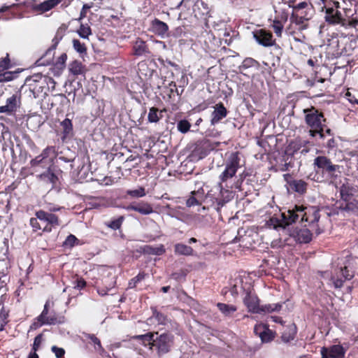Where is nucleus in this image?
Segmentation results:
<instances>
[{"label":"nucleus","mask_w":358,"mask_h":358,"mask_svg":"<svg viewBox=\"0 0 358 358\" xmlns=\"http://www.w3.org/2000/svg\"><path fill=\"white\" fill-rule=\"evenodd\" d=\"M301 222H306L308 224L305 227H309L312 230L318 231L317 222L320 220V210L315 206H303L296 205L293 209H289L287 212L282 213V219L271 218L270 222L274 225V228H285L287 226L296 222L299 218Z\"/></svg>","instance_id":"nucleus-1"},{"label":"nucleus","mask_w":358,"mask_h":358,"mask_svg":"<svg viewBox=\"0 0 358 358\" xmlns=\"http://www.w3.org/2000/svg\"><path fill=\"white\" fill-rule=\"evenodd\" d=\"M62 208L59 206H50L48 210L43 209L36 210L34 217L29 220V225L34 233L40 231L43 233H50L54 229L59 227L62 221L56 212L59 211Z\"/></svg>","instance_id":"nucleus-2"},{"label":"nucleus","mask_w":358,"mask_h":358,"mask_svg":"<svg viewBox=\"0 0 358 358\" xmlns=\"http://www.w3.org/2000/svg\"><path fill=\"white\" fill-rule=\"evenodd\" d=\"M134 339L152 352H156L159 357L168 353L173 344V336L168 332L159 334L157 331H151L135 336Z\"/></svg>","instance_id":"nucleus-3"},{"label":"nucleus","mask_w":358,"mask_h":358,"mask_svg":"<svg viewBox=\"0 0 358 358\" xmlns=\"http://www.w3.org/2000/svg\"><path fill=\"white\" fill-rule=\"evenodd\" d=\"M313 165L316 173H321L331 182H337L341 176V166L333 164L331 160L326 156L316 157Z\"/></svg>","instance_id":"nucleus-4"},{"label":"nucleus","mask_w":358,"mask_h":358,"mask_svg":"<svg viewBox=\"0 0 358 358\" xmlns=\"http://www.w3.org/2000/svg\"><path fill=\"white\" fill-rule=\"evenodd\" d=\"M234 198L232 191L227 189L223 185L218 184L206 194V203L217 212Z\"/></svg>","instance_id":"nucleus-5"},{"label":"nucleus","mask_w":358,"mask_h":358,"mask_svg":"<svg viewBox=\"0 0 358 358\" xmlns=\"http://www.w3.org/2000/svg\"><path fill=\"white\" fill-rule=\"evenodd\" d=\"M220 145L219 142L212 141L208 138L197 141L191 147V152L188 156L190 161L197 162L206 157L212 150Z\"/></svg>","instance_id":"nucleus-6"},{"label":"nucleus","mask_w":358,"mask_h":358,"mask_svg":"<svg viewBox=\"0 0 358 358\" xmlns=\"http://www.w3.org/2000/svg\"><path fill=\"white\" fill-rule=\"evenodd\" d=\"M340 8V3L336 0H330L326 6H322V10L324 11V20L328 24L345 26L348 24L347 19L338 10Z\"/></svg>","instance_id":"nucleus-7"},{"label":"nucleus","mask_w":358,"mask_h":358,"mask_svg":"<svg viewBox=\"0 0 358 358\" xmlns=\"http://www.w3.org/2000/svg\"><path fill=\"white\" fill-rule=\"evenodd\" d=\"M303 113L305 115V122L310 129H320L321 126H326L327 118L322 110L310 106L303 109Z\"/></svg>","instance_id":"nucleus-8"},{"label":"nucleus","mask_w":358,"mask_h":358,"mask_svg":"<svg viewBox=\"0 0 358 358\" xmlns=\"http://www.w3.org/2000/svg\"><path fill=\"white\" fill-rule=\"evenodd\" d=\"M239 155L238 152H234L230 155L226 161L224 170L219 176L220 182L218 184L222 185L236 176L238 169L241 167Z\"/></svg>","instance_id":"nucleus-9"},{"label":"nucleus","mask_w":358,"mask_h":358,"mask_svg":"<svg viewBox=\"0 0 358 358\" xmlns=\"http://www.w3.org/2000/svg\"><path fill=\"white\" fill-rule=\"evenodd\" d=\"M50 301H47L41 313L37 317V320L41 325H55L65 322V317L50 310Z\"/></svg>","instance_id":"nucleus-10"},{"label":"nucleus","mask_w":358,"mask_h":358,"mask_svg":"<svg viewBox=\"0 0 358 358\" xmlns=\"http://www.w3.org/2000/svg\"><path fill=\"white\" fill-rule=\"evenodd\" d=\"M66 29L62 27H59L53 39L52 40V45L46 50L44 55L39 58L36 62V66H45L50 64L53 60L54 51L57 48L59 43L63 38L65 34Z\"/></svg>","instance_id":"nucleus-11"},{"label":"nucleus","mask_w":358,"mask_h":358,"mask_svg":"<svg viewBox=\"0 0 358 358\" xmlns=\"http://www.w3.org/2000/svg\"><path fill=\"white\" fill-rule=\"evenodd\" d=\"M253 38L257 43L263 47H272L276 45V40L272 32L266 29H256L252 32Z\"/></svg>","instance_id":"nucleus-12"},{"label":"nucleus","mask_w":358,"mask_h":358,"mask_svg":"<svg viewBox=\"0 0 358 358\" xmlns=\"http://www.w3.org/2000/svg\"><path fill=\"white\" fill-rule=\"evenodd\" d=\"M289 21L290 23L286 28V31L289 35H294L296 30L301 32L308 27L309 20H303L301 17H299V15L297 16L291 14Z\"/></svg>","instance_id":"nucleus-13"},{"label":"nucleus","mask_w":358,"mask_h":358,"mask_svg":"<svg viewBox=\"0 0 358 358\" xmlns=\"http://www.w3.org/2000/svg\"><path fill=\"white\" fill-rule=\"evenodd\" d=\"M59 171L60 170H58L54 165L52 166H49L46 171L38 174L36 177L39 180L45 184H50L52 187H55L59 182L58 173Z\"/></svg>","instance_id":"nucleus-14"},{"label":"nucleus","mask_w":358,"mask_h":358,"mask_svg":"<svg viewBox=\"0 0 358 358\" xmlns=\"http://www.w3.org/2000/svg\"><path fill=\"white\" fill-rule=\"evenodd\" d=\"M21 93L16 92L6 99V105L0 106V113L11 114L17 111L21 105Z\"/></svg>","instance_id":"nucleus-15"},{"label":"nucleus","mask_w":358,"mask_h":358,"mask_svg":"<svg viewBox=\"0 0 358 358\" xmlns=\"http://www.w3.org/2000/svg\"><path fill=\"white\" fill-rule=\"evenodd\" d=\"M345 353L346 349L340 344L322 347L320 350L321 358H345Z\"/></svg>","instance_id":"nucleus-16"},{"label":"nucleus","mask_w":358,"mask_h":358,"mask_svg":"<svg viewBox=\"0 0 358 358\" xmlns=\"http://www.w3.org/2000/svg\"><path fill=\"white\" fill-rule=\"evenodd\" d=\"M243 301L249 313H259L260 300L254 292L247 291Z\"/></svg>","instance_id":"nucleus-17"},{"label":"nucleus","mask_w":358,"mask_h":358,"mask_svg":"<svg viewBox=\"0 0 358 358\" xmlns=\"http://www.w3.org/2000/svg\"><path fill=\"white\" fill-rule=\"evenodd\" d=\"M284 179L289 186V189L299 194H303L306 192L308 183L303 180L294 179L289 173L284 175Z\"/></svg>","instance_id":"nucleus-18"},{"label":"nucleus","mask_w":358,"mask_h":358,"mask_svg":"<svg viewBox=\"0 0 358 358\" xmlns=\"http://www.w3.org/2000/svg\"><path fill=\"white\" fill-rule=\"evenodd\" d=\"M309 144V141L297 137L290 141L287 146V152L291 155H294L298 152H300L301 154H306L309 151L308 148Z\"/></svg>","instance_id":"nucleus-19"},{"label":"nucleus","mask_w":358,"mask_h":358,"mask_svg":"<svg viewBox=\"0 0 358 358\" xmlns=\"http://www.w3.org/2000/svg\"><path fill=\"white\" fill-rule=\"evenodd\" d=\"M45 101L47 102L48 109L57 107V110H62V108L69 103V99L64 94H56L45 97Z\"/></svg>","instance_id":"nucleus-20"},{"label":"nucleus","mask_w":358,"mask_h":358,"mask_svg":"<svg viewBox=\"0 0 358 358\" xmlns=\"http://www.w3.org/2000/svg\"><path fill=\"white\" fill-rule=\"evenodd\" d=\"M203 202L206 203V194H205L203 187H199L197 190H193L190 192L185 203L187 207H192L200 206Z\"/></svg>","instance_id":"nucleus-21"},{"label":"nucleus","mask_w":358,"mask_h":358,"mask_svg":"<svg viewBox=\"0 0 358 358\" xmlns=\"http://www.w3.org/2000/svg\"><path fill=\"white\" fill-rule=\"evenodd\" d=\"M155 64L142 61L138 64V74L139 78L148 82L150 80L156 71L154 69Z\"/></svg>","instance_id":"nucleus-22"},{"label":"nucleus","mask_w":358,"mask_h":358,"mask_svg":"<svg viewBox=\"0 0 358 358\" xmlns=\"http://www.w3.org/2000/svg\"><path fill=\"white\" fill-rule=\"evenodd\" d=\"M255 334L258 336L263 343H268L275 338V332L271 330L266 324H256L254 328Z\"/></svg>","instance_id":"nucleus-23"},{"label":"nucleus","mask_w":358,"mask_h":358,"mask_svg":"<svg viewBox=\"0 0 358 358\" xmlns=\"http://www.w3.org/2000/svg\"><path fill=\"white\" fill-rule=\"evenodd\" d=\"M127 210H134L141 215H150L154 212L152 205L146 201L132 202L125 207Z\"/></svg>","instance_id":"nucleus-24"},{"label":"nucleus","mask_w":358,"mask_h":358,"mask_svg":"<svg viewBox=\"0 0 358 358\" xmlns=\"http://www.w3.org/2000/svg\"><path fill=\"white\" fill-rule=\"evenodd\" d=\"M62 1L63 0H45L39 4L32 3L31 8L34 12L43 14L55 8L61 3Z\"/></svg>","instance_id":"nucleus-25"},{"label":"nucleus","mask_w":358,"mask_h":358,"mask_svg":"<svg viewBox=\"0 0 358 358\" xmlns=\"http://www.w3.org/2000/svg\"><path fill=\"white\" fill-rule=\"evenodd\" d=\"M228 110L224 103L220 102L214 106V110L211 114L210 124L215 125L228 115Z\"/></svg>","instance_id":"nucleus-26"},{"label":"nucleus","mask_w":358,"mask_h":358,"mask_svg":"<svg viewBox=\"0 0 358 358\" xmlns=\"http://www.w3.org/2000/svg\"><path fill=\"white\" fill-rule=\"evenodd\" d=\"M354 275L350 273L347 266L341 268L338 273L336 276L332 277L333 282L336 288H341L343 286V283L346 280H350L353 278Z\"/></svg>","instance_id":"nucleus-27"},{"label":"nucleus","mask_w":358,"mask_h":358,"mask_svg":"<svg viewBox=\"0 0 358 358\" xmlns=\"http://www.w3.org/2000/svg\"><path fill=\"white\" fill-rule=\"evenodd\" d=\"M341 196L344 203L341 204V208L348 213L358 215V201L352 199L348 194L345 195L343 190H341Z\"/></svg>","instance_id":"nucleus-28"},{"label":"nucleus","mask_w":358,"mask_h":358,"mask_svg":"<svg viewBox=\"0 0 358 358\" xmlns=\"http://www.w3.org/2000/svg\"><path fill=\"white\" fill-rule=\"evenodd\" d=\"M43 78H44V82L45 83H52V87H55V82L53 78L47 76L43 77L42 73H35L26 79V82L30 86V89L31 91H33L34 94H35L34 91L36 90L38 87L37 83H39Z\"/></svg>","instance_id":"nucleus-29"},{"label":"nucleus","mask_w":358,"mask_h":358,"mask_svg":"<svg viewBox=\"0 0 358 358\" xmlns=\"http://www.w3.org/2000/svg\"><path fill=\"white\" fill-rule=\"evenodd\" d=\"M133 55L136 57L148 55L150 54L149 47L146 41L141 38H137L132 46Z\"/></svg>","instance_id":"nucleus-30"},{"label":"nucleus","mask_w":358,"mask_h":358,"mask_svg":"<svg viewBox=\"0 0 358 358\" xmlns=\"http://www.w3.org/2000/svg\"><path fill=\"white\" fill-rule=\"evenodd\" d=\"M196 3L198 0H182L176 7V9H181L179 17L187 19Z\"/></svg>","instance_id":"nucleus-31"},{"label":"nucleus","mask_w":358,"mask_h":358,"mask_svg":"<svg viewBox=\"0 0 358 358\" xmlns=\"http://www.w3.org/2000/svg\"><path fill=\"white\" fill-rule=\"evenodd\" d=\"M210 12L207 3L201 0H198L189 15H194L196 19H206Z\"/></svg>","instance_id":"nucleus-32"},{"label":"nucleus","mask_w":358,"mask_h":358,"mask_svg":"<svg viewBox=\"0 0 358 358\" xmlns=\"http://www.w3.org/2000/svg\"><path fill=\"white\" fill-rule=\"evenodd\" d=\"M297 333V327L294 323L290 324L284 327L282 332L281 339L284 343H289L293 341Z\"/></svg>","instance_id":"nucleus-33"},{"label":"nucleus","mask_w":358,"mask_h":358,"mask_svg":"<svg viewBox=\"0 0 358 358\" xmlns=\"http://www.w3.org/2000/svg\"><path fill=\"white\" fill-rule=\"evenodd\" d=\"M69 71L70 74L77 77L80 75H85L87 70L85 66L81 62L74 60L69 63Z\"/></svg>","instance_id":"nucleus-34"},{"label":"nucleus","mask_w":358,"mask_h":358,"mask_svg":"<svg viewBox=\"0 0 358 358\" xmlns=\"http://www.w3.org/2000/svg\"><path fill=\"white\" fill-rule=\"evenodd\" d=\"M153 31L158 36H164L169 31V26L166 23L155 18L151 22Z\"/></svg>","instance_id":"nucleus-35"},{"label":"nucleus","mask_w":358,"mask_h":358,"mask_svg":"<svg viewBox=\"0 0 358 358\" xmlns=\"http://www.w3.org/2000/svg\"><path fill=\"white\" fill-rule=\"evenodd\" d=\"M140 251L146 255H162L165 253L166 250L164 245L162 244L157 247L145 245L140 248Z\"/></svg>","instance_id":"nucleus-36"},{"label":"nucleus","mask_w":358,"mask_h":358,"mask_svg":"<svg viewBox=\"0 0 358 358\" xmlns=\"http://www.w3.org/2000/svg\"><path fill=\"white\" fill-rule=\"evenodd\" d=\"M174 253L177 255L193 256L194 250L191 246L184 243H176L174 245Z\"/></svg>","instance_id":"nucleus-37"},{"label":"nucleus","mask_w":358,"mask_h":358,"mask_svg":"<svg viewBox=\"0 0 358 358\" xmlns=\"http://www.w3.org/2000/svg\"><path fill=\"white\" fill-rule=\"evenodd\" d=\"M296 238L301 243H308L311 241L313 234L310 229L302 228L296 231Z\"/></svg>","instance_id":"nucleus-38"},{"label":"nucleus","mask_w":358,"mask_h":358,"mask_svg":"<svg viewBox=\"0 0 358 358\" xmlns=\"http://www.w3.org/2000/svg\"><path fill=\"white\" fill-rule=\"evenodd\" d=\"M30 166L31 168H41L48 169L49 166H54V164L47 160V159L41 158V157L36 156L35 158L30 161Z\"/></svg>","instance_id":"nucleus-39"},{"label":"nucleus","mask_w":358,"mask_h":358,"mask_svg":"<svg viewBox=\"0 0 358 358\" xmlns=\"http://www.w3.org/2000/svg\"><path fill=\"white\" fill-rule=\"evenodd\" d=\"M62 129L63 138H69L73 135V123L69 118H65L60 124Z\"/></svg>","instance_id":"nucleus-40"},{"label":"nucleus","mask_w":358,"mask_h":358,"mask_svg":"<svg viewBox=\"0 0 358 358\" xmlns=\"http://www.w3.org/2000/svg\"><path fill=\"white\" fill-rule=\"evenodd\" d=\"M217 307L225 317H231L237 310L236 306L224 303H217Z\"/></svg>","instance_id":"nucleus-41"},{"label":"nucleus","mask_w":358,"mask_h":358,"mask_svg":"<svg viewBox=\"0 0 358 358\" xmlns=\"http://www.w3.org/2000/svg\"><path fill=\"white\" fill-rule=\"evenodd\" d=\"M165 111V110H164ZM163 110H159L156 107H152L149 110L148 120L151 123H157L161 120L163 117L162 115Z\"/></svg>","instance_id":"nucleus-42"},{"label":"nucleus","mask_w":358,"mask_h":358,"mask_svg":"<svg viewBox=\"0 0 358 358\" xmlns=\"http://www.w3.org/2000/svg\"><path fill=\"white\" fill-rule=\"evenodd\" d=\"M271 22L270 24V27L273 30L275 36L278 38H281L282 36V32L284 29V24L285 22H281L280 20L273 19L269 20Z\"/></svg>","instance_id":"nucleus-43"},{"label":"nucleus","mask_w":358,"mask_h":358,"mask_svg":"<svg viewBox=\"0 0 358 358\" xmlns=\"http://www.w3.org/2000/svg\"><path fill=\"white\" fill-rule=\"evenodd\" d=\"M41 158L47 159L49 162L53 163L54 158L56 156V151L55 146H47L45 149L43 150L42 152L38 155Z\"/></svg>","instance_id":"nucleus-44"},{"label":"nucleus","mask_w":358,"mask_h":358,"mask_svg":"<svg viewBox=\"0 0 358 358\" xmlns=\"http://www.w3.org/2000/svg\"><path fill=\"white\" fill-rule=\"evenodd\" d=\"M282 308V304L277 303H272V304H265L260 306L259 308V313H273V312H279Z\"/></svg>","instance_id":"nucleus-45"},{"label":"nucleus","mask_w":358,"mask_h":358,"mask_svg":"<svg viewBox=\"0 0 358 358\" xmlns=\"http://www.w3.org/2000/svg\"><path fill=\"white\" fill-rule=\"evenodd\" d=\"M124 219H125L124 216L121 215V216H119L117 218H115L109 222H105V225L107 227L115 231V230L120 229L122 227V225L124 221Z\"/></svg>","instance_id":"nucleus-46"},{"label":"nucleus","mask_w":358,"mask_h":358,"mask_svg":"<svg viewBox=\"0 0 358 358\" xmlns=\"http://www.w3.org/2000/svg\"><path fill=\"white\" fill-rule=\"evenodd\" d=\"M289 17V13L287 8H279L275 9L274 19L280 20L281 22H287Z\"/></svg>","instance_id":"nucleus-47"},{"label":"nucleus","mask_w":358,"mask_h":358,"mask_svg":"<svg viewBox=\"0 0 358 358\" xmlns=\"http://www.w3.org/2000/svg\"><path fill=\"white\" fill-rule=\"evenodd\" d=\"M152 317H154L159 324H166L167 317L162 313L157 310L156 307H151Z\"/></svg>","instance_id":"nucleus-48"},{"label":"nucleus","mask_w":358,"mask_h":358,"mask_svg":"<svg viewBox=\"0 0 358 358\" xmlns=\"http://www.w3.org/2000/svg\"><path fill=\"white\" fill-rule=\"evenodd\" d=\"M146 273L144 271L139 272L134 278H131L128 283V289H134L137 284L145 279Z\"/></svg>","instance_id":"nucleus-49"},{"label":"nucleus","mask_w":358,"mask_h":358,"mask_svg":"<svg viewBox=\"0 0 358 358\" xmlns=\"http://www.w3.org/2000/svg\"><path fill=\"white\" fill-rule=\"evenodd\" d=\"M259 65V63L257 60L251 57H247L243 61L241 65L239 66V69L241 71H243L250 67H254Z\"/></svg>","instance_id":"nucleus-50"},{"label":"nucleus","mask_w":358,"mask_h":358,"mask_svg":"<svg viewBox=\"0 0 358 358\" xmlns=\"http://www.w3.org/2000/svg\"><path fill=\"white\" fill-rule=\"evenodd\" d=\"M79 240L73 234H69L63 242V246L65 248H71L76 245H78Z\"/></svg>","instance_id":"nucleus-51"},{"label":"nucleus","mask_w":358,"mask_h":358,"mask_svg":"<svg viewBox=\"0 0 358 358\" xmlns=\"http://www.w3.org/2000/svg\"><path fill=\"white\" fill-rule=\"evenodd\" d=\"M191 124L187 120H181L177 123V129L182 134H186L189 131Z\"/></svg>","instance_id":"nucleus-52"},{"label":"nucleus","mask_w":358,"mask_h":358,"mask_svg":"<svg viewBox=\"0 0 358 358\" xmlns=\"http://www.w3.org/2000/svg\"><path fill=\"white\" fill-rule=\"evenodd\" d=\"M78 35L83 38H87L88 36L92 34V30L90 26L87 24H81L77 31Z\"/></svg>","instance_id":"nucleus-53"},{"label":"nucleus","mask_w":358,"mask_h":358,"mask_svg":"<svg viewBox=\"0 0 358 358\" xmlns=\"http://www.w3.org/2000/svg\"><path fill=\"white\" fill-rule=\"evenodd\" d=\"M17 76L16 72L3 71L0 73V83L10 81Z\"/></svg>","instance_id":"nucleus-54"},{"label":"nucleus","mask_w":358,"mask_h":358,"mask_svg":"<svg viewBox=\"0 0 358 358\" xmlns=\"http://www.w3.org/2000/svg\"><path fill=\"white\" fill-rule=\"evenodd\" d=\"M22 8V6L19 4H12L10 6H3L0 8V13H4L7 10L10 11L14 16L16 15L17 12H19Z\"/></svg>","instance_id":"nucleus-55"},{"label":"nucleus","mask_w":358,"mask_h":358,"mask_svg":"<svg viewBox=\"0 0 358 358\" xmlns=\"http://www.w3.org/2000/svg\"><path fill=\"white\" fill-rule=\"evenodd\" d=\"M11 68L10 59L9 54L7 53L4 58L0 59V73L3 72Z\"/></svg>","instance_id":"nucleus-56"},{"label":"nucleus","mask_w":358,"mask_h":358,"mask_svg":"<svg viewBox=\"0 0 358 358\" xmlns=\"http://www.w3.org/2000/svg\"><path fill=\"white\" fill-rule=\"evenodd\" d=\"M326 126H321L320 128H315L314 129H310L308 131V134L310 136L315 138L317 135L319 136L320 138L324 139L325 136L324 134V128Z\"/></svg>","instance_id":"nucleus-57"},{"label":"nucleus","mask_w":358,"mask_h":358,"mask_svg":"<svg viewBox=\"0 0 358 358\" xmlns=\"http://www.w3.org/2000/svg\"><path fill=\"white\" fill-rule=\"evenodd\" d=\"M73 45L74 49L80 54L87 52V48L85 43H81L78 39L73 40Z\"/></svg>","instance_id":"nucleus-58"},{"label":"nucleus","mask_w":358,"mask_h":358,"mask_svg":"<svg viewBox=\"0 0 358 358\" xmlns=\"http://www.w3.org/2000/svg\"><path fill=\"white\" fill-rule=\"evenodd\" d=\"M127 194L131 197H136V198L144 196L145 195V188L143 187H141L137 189L127 190Z\"/></svg>","instance_id":"nucleus-59"},{"label":"nucleus","mask_w":358,"mask_h":358,"mask_svg":"<svg viewBox=\"0 0 358 358\" xmlns=\"http://www.w3.org/2000/svg\"><path fill=\"white\" fill-rule=\"evenodd\" d=\"M67 59V55L66 53H62L57 59L55 62L56 67L59 70L64 69L66 66V62Z\"/></svg>","instance_id":"nucleus-60"},{"label":"nucleus","mask_w":358,"mask_h":358,"mask_svg":"<svg viewBox=\"0 0 358 358\" xmlns=\"http://www.w3.org/2000/svg\"><path fill=\"white\" fill-rule=\"evenodd\" d=\"M87 337L94 344L96 350L100 351L103 350L101 341L94 334H88Z\"/></svg>","instance_id":"nucleus-61"},{"label":"nucleus","mask_w":358,"mask_h":358,"mask_svg":"<svg viewBox=\"0 0 358 358\" xmlns=\"http://www.w3.org/2000/svg\"><path fill=\"white\" fill-rule=\"evenodd\" d=\"M310 9L306 10H293L292 15H299V17H301L303 20H309L311 18V15L309 14Z\"/></svg>","instance_id":"nucleus-62"},{"label":"nucleus","mask_w":358,"mask_h":358,"mask_svg":"<svg viewBox=\"0 0 358 358\" xmlns=\"http://www.w3.org/2000/svg\"><path fill=\"white\" fill-rule=\"evenodd\" d=\"M51 350L57 358H64L65 350L64 348L53 345L51 348Z\"/></svg>","instance_id":"nucleus-63"},{"label":"nucleus","mask_w":358,"mask_h":358,"mask_svg":"<svg viewBox=\"0 0 358 358\" xmlns=\"http://www.w3.org/2000/svg\"><path fill=\"white\" fill-rule=\"evenodd\" d=\"M41 340H42L41 334H39L35 337L33 347H32V350H34V352H36L38 350L40 345L41 343Z\"/></svg>","instance_id":"nucleus-64"}]
</instances>
